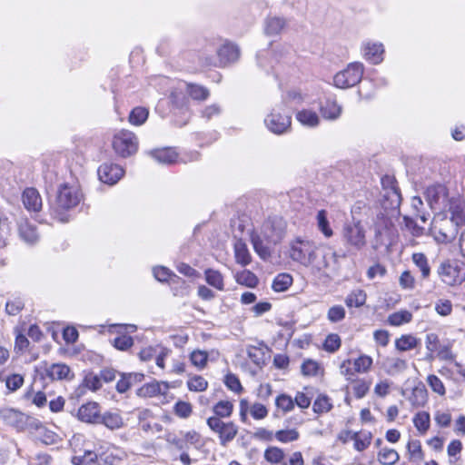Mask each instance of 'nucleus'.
Returning <instances> with one entry per match:
<instances>
[{"label": "nucleus", "instance_id": "f257e3e1", "mask_svg": "<svg viewBox=\"0 0 465 465\" xmlns=\"http://www.w3.org/2000/svg\"><path fill=\"white\" fill-rule=\"evenodd\" d=\"M316 242L308 238L296 237L290 242V258L300 264L310 267L312 272L325 277H331L340 269L339 259L345 257L331 248L318 253Z\"/></svg>", "mask_w": 465, "mask_h": 465}, {"label": "nucleus", "instance_id": "f03ea898", "mask_svg": "<svg viewBox=\"0 0 465 465\" xmlns=\"http://www.w3.org/2000/svg\"><path fill=\"white\" fill-rule=\"evenodd\" d=\"M363 64L360 62H353L347 67L334 75L333 82L338 88H350L359 84L363 75Z\"/></svg>", "mask_w": 465, "mask_h": 465}, {"label": "nucleus", "instance_id": "7ed1b4c3", "mask_svg": "<svg viewBox=\"0 0 465 465\" xmlns=\"http://www.w3.org/2000/svg\"><path fill=\"white\" fill-rule=\"evenodd\" d=\"M113 148L122 157L131 156L137 152L138 139L134 133L121 130L113 138Z\"/></svg>", "mask_w": 465, "mask_h": 465}, {"label": "nucleus", "instance_id": "20e7f679", "mask_svg": "<svg viewBox=\"0 0 465 465\" xmlns=\"http://www.w3.org/2000/svg\"><path fill=\"white\" fill-rule=\"evenodd\" d=\"M342 238L345 243L357 250H361L366 245V231L361 221L347 223L342 228Z\"/></svg>", "mask_w": 465, "mask_h": 465}, {"label": "nucleus", "instance_id": "39448f33", "mask_svg": "<svg viewBox=\"0 0 465 465\" xmlns=\"http://www.w3.org/2000/svg\"><path fill=\"white\" fill-rule=\"evenodd\" d=\"M437 272L440 280L450 286L460 284L465 280V273L457 260H447L441 262Z\"/></svg>", "mask_w": 465, "mask_h": 465}, {"label": "nucleus", "instance_id": "423d86ee", "mask_svg": "<svg viewBox=\"0 0 465 465\" xmlns=\"http://www.w3.org/2000/svg\"><path fill=\"white\" fill-rule=\"evenodd\" d=\"M82 199V193L76 186L62 184L56 197V212L66 211L77 206Z\"/></svg>", "mask_w": 465, "mask_h": 465}, {"label": "nucleus", "instance_id": "0eeeda50", "mask_svg": "<svg viewBox=\"0 0 465 465\" xmlns=\"http://www.w3.org/2000/svg\"><path fill=\"white\" fill-rule=\"evenodd\" d=\"M206 422L208 427L218 434L220 444L223 447L227 446L238 433V427L232 421L224 422L217 417H210Z\"/></svg>", "mask_w": 465, "mask_h": 465}, {"label": "nucleus", "instance_id": "6e6552de", "mask_svg": "<svg viewBox=\"0 0 465 465\" xmlns=\"http://www.w3.org/2000/svg\"><path fill=\"white\" fill-rule=\"evenodd\" d=\"M286 223L280 217H270L262 225L261 234L265 242L278 244L285 235Z\"/></svg>", "mask_w": 465, "mask_h": 465}, {"label": "nucleus", "instance_id": "1a4fd4ad", "mask_svg": "<svg viewBox=\"0 0 465 465\" xmlns=\"http://www.w3.org/2000/svg\"><path fill=\"white\" fill-rule=\"evenodd\" d=\"M167 440L182 452L187 451L191 446L197 450H202L205 446V440L195 430L187 431L181 438L176 436L169 437Z\"/></svg>", "mask_w": 465, "mask_h": 465}, {"label": "nucleus", "instance_id": "9d476101", "mask_svg": "<svg viewBox=\"0 0 465 465\" xmlns=\"http://www.w3.org/2000/svg\"><path fill=\"white\" fill-rule=\"evenodd\" d=\"M265 126L275 134L288 133L292 127V117L273 109L264 119Z\"/></svg>", "mask_w": 465, "mask_h": 465}, {"label": "nucleus", "instance_id": "9b49d317", "mask_svg": "<svg viewBox=\"0 0 465 465\" xmlns=\"http://www.w3.org/2000/svg\"><path fill=\"white\" fill-rule=\"evenodd\" d=\"M239 46L229 40H225L217 49L219 65L226 66L235 63L240 57Z\"/></svg>", "mask_w": 465, "mask_h": 465}, {"label": "nucleus", "instance_id": "f8f14e48", "mask_svg": "<svg viewBox=\"0 0 465 465\" xmlns=\"http://www.w3.org/2000/svg\"><path fill=\"white\" fill-rule=\"evenodd\" d=\"M381 185L384 191L383 197L390 201L391 207H399L401 201V195L395 178L391 175L383 176L381 178Z\"/></svg>", "mask_w": 465, "mask_h": 465}, {"label": "nucleus", "instance_id": "ddd939ff", "mask_svg": "<svg viewBox=\"0 0 465 465\" xmlns=\"http://www.w3.org/2000/svg\"><path fill=\"white\" fill-rule=\"evenodd\" d=\"M124 169L117 164L104 163L98 168V176L102 183H116L124 175Z\"/></svg>", "mask_w": 465, "mask_h": 465}, {"label": "nucleus", "instance_id": "4468645a", "mask_svg": "<svg viewBox=\"0 0 465 465\" xmlns=\"http://www.w3.org/2000/svg\"><path fill=\"white\" fill-rule=\"evenodd\" d=\"M100 412L99 404L94 401H89L78 409L77 417L81 421L98 424L101 417Z\"/></svg>", "mask_w": 465, "mask_h": 465}, {"label": "nucleus", "instance_id": "2eb2a0df", "mask_svg": "<svg viewBox=\"0 0 465 465\" xmlns=\"http://www.w3.org/2000/svg\"><path fill=\"white\" fill-rule=\"evenodd\" d=\"M0 418L9 426H13L18 429L23 427V424L30 422V420L33 418L26 417L21 411L15 410L13 408H1L0 409Z\"/></svg>", "mask_w": 465, "mask_h": 465}, {"label": "nucleus", "instance_id": "dca6fc26", "mask_svg": "<svg viewBox=\"0 0 465 465\" xmlns=\"http://www.w3.org/2000/svg\"><path fill=\"white\" fill-rule=\"evenodd\" d=\"M28 426L35 430V439L45 445H52L57 441V435L54 431L48 430L39 420L35 419L30 420Z\"/></svg>", "mask_w": 465, "mask_h": 465}, {"label": "nucleus", "instance_id": "f3484780", "mask_svg": "<svg viewBox=\"0 0 465 465\" xmlns=\"http://www.w3.org/2000/svg\"><path fill=\"white\" fill-rule=\"evenodd\" d=\"M320 113L322 116L329 121L337 120L342 113V107L336 100L327 98L324 102L320 104Z\"/></svg>", "mask_w": 465, "mask_h": 465}, {"label": "nucleus", "instance_id": "a211bd4d", "mask_svg": "<svg viewBox=\"0 0 465 465\" xmlns=\"http://www.w3.org/2000/svg\"><path fill=\"white\" fill-rule=\"evenodd\" d=\"M251 242L255 252L264 261L272 256V248L276 245L274 243L265 242L262 234L256 233L252 234Z\"/></svg>", "mask_w": 465, "mask_h": 465}, {"label": "nucleus", "instance_id": "6ab92c4d", "mask_svg": "<svg viewBox=\"0 0 465 465\" xmlns=\"http://www.w3.org/2000/svg\"><path fill=\"white\" fill-rule=\"evenodd\" d=\"M448 196V190L442 184H433L427 188L426 190V199L430 206V208H436L440 201H444Z\"/></svg>", "mask_w": 465, "mask_h": 465}, {"label": "nucleus", "instance_id": "aec40b11", "mask_svg": "<svg viewBox=\"0 0 465 465\" xmlns=\"http://www.w3.org/2000/svg\"><path fill=\"white\" fill-rule=\"evenodd\" d=\"M18 232L21 239L28 244L35 243L39 235L36 227L26 219H22L18 223Z\"/></svg>", "mask_w": 465, "mask_h": 465}, {"label": "nucleus", "instance_id": "412c9836", "mask_svg": "<svg viewBox=\"0 0 465 465\" xmlns=\"http://www.w3.org/2000/svg\"><path fill=\"white\" fill-rule=\"evenodd\" d=\"M25 207L30 212H39L42 208V198L35 188H26L22 195Z\"/></svg>", "mask_w": 465, "mask_h": 465}, {"label": "nucleus", "instance_id": "4be33fe9", "mask_svg": "<svg viewBox=\"0 0 465 465\" xmlns=\"http://www.w3.org/2000/svg\"><path fill=\"white\" fill-rule=\"evenodd\" d=\"M383 45L380 43H366L363 47V55L372 64H379L383 60Z\"/></svg>", "mask_w": 465, "mask_h": 465}, {"label": "nucleus", "instance_id": "5701e85b", "mask_svg": "<svg viewBox=\"0 0 465 465\" xmlns=\"http://www.w3.org/2000/svg\"><path fill=\"white\" fill-rule=\"evenodd\" d=\"M46 374L52 380H67L70 381L74 378L70 367L64 363H54L47 370Z\"/></svg>", "mask_w": 465, "mask_h": 465}, {"label": "nucleus", "instance_id": "b1692460", "mask_svg": "<svg viewBox=\"0 0 465 465\" xmlns=\"http://www.w3.org/2000/svg\"><path fill=\"white\" fill-rule=\"evenodd\" d=\"M234 257L238 264L246 266L252 262V256L246 243L238 239L234 243Z\"/></svg>", "mask_w": 465, "mask_h": 465}, {"label": "nucleus", "instance_id": "393cba45", "mask_svg": "<svg viewBox=\"0 0 465 465\" xmlns=\"http://www.w3.org/2000/svg\"><path fill=\"white\" fill-rule=\"evenodd\" d=\"M296 119L301 124L314 128L320 124V117L316 112L311 109H302L296 114Z\"/></svg>", "mask_w": 465, "mask_h": 465}, {"label": "nucleus", "instance_id": "a878e982", "mask_svg": "<svg viewBox=\"0 0 465 465\" xmlns=\"http://www.w3.org/2000/svg\"><path fill=\"white\" fill-rule=\"evenodd\" d=\"M99 423L104 424L106 428L114 430L124 426V420L117 412H105L100 417Z\"/></svg>", "mask_w": 465, "mask_h": 465}, {"label": "nucleus", "instance_id": "bb28decb", "mask_svg": "<svg viewBox=\"0 0 465 465\" xmlns=\"http://www.w3.org/2000/svg\"><path fill=\"white\" fill-rule=\"evenodd\" d=\"M377 459L382 465H395L400 460V455L394 449L384 447L379 450Z\"/></svg>", "mask_w": 465, "mask_h": 465}, {"label": "nucleus", "instance_id": "cd10ccee", "mask_svg": "<svg viewBox=\"0 0 465 465\" xmlns=\"http://www.w3.org/2000/svg\"><path fill=\"white\" fill-rule=\"evenodd\" d=\"M420 343V340L411 334L401 335L395 341V347L398 351H407L415 349Z\"/></svg>", "mask_w": 465, "mask_h": 465}, {"label": "nucleus", "instance_id": "c85d7f7f", "mask_svg": "<svg viewBox=\"0 0 465 465\" xmlns=\"http://www.w3.org/2000/svg\"><path fill=\"white\" fill-rule=\"evenodd\" d=\"M284 458V451L278 447H269L264 451V459L270 463L287 465Z\"/></svg>", "mask_w": 465, "mask_h": 465}, {"label": "nucleus", "instance_id": "c756f323", "mask_svg": "<svg viewBox=\"0 0 465 465\" xmlns=\"http://www.w3.org/2000/svg\"><path fill=\"white\" fill-rule=\"evenodd\" d=\"M206 282L213 288L223 291L224 289L223 276L216 270L207 269L204 272Z\"/></svg>", "mask_w": 465, "mask_h": 465}, {"label": "nucleus", "instance_id": "7c9ffc66", "mask_svg": "<svg viewBox=\"0 0 465 465\" xmlns=\"http://www.w3.org/2000/svg\"><path fill=\"white\" fill-rule=\"evenodd\" d=\"M367 299L366 292L361 289L352 291L345 299V304L349 307H361L365 304Z\"/></svg>", "mask_w": 465, "mask_h": 465}, {"label": "nucleus", "instance_id": "2f4dec72", "mask_svg": "<svg viewBox=\"0 0 465 465\" xmlns=\"http://www.w3.org/2000/svg\"><path fill=\"white\" fill-rule=\"evenodd\" d=\"M411 259L420 271L422 279H427L430 274V267L426 255L422 252H415L412 254Z\"/></svg>", "mask_w": 465, "mask_h": 465}, {"label": "nucleus", "instance_id": "473e14b6", "mask_svg": "<svg viewBox=\"0 0 465 465\" xmlns=\"http://www.w3.org/2000/svg\"><path fill=\"white\" fill-rule=\"evenodd\" d=\"M152 155L157 162L167 164L174 163L177 159V153L170 148L155 150Z\"/></svg>", "mask_w": 465, "mask_h": 465}, {"label": "nucleus", "instance_id": "72a5a7b5", "mask_svg": "<svg viewBox=\"0 0 465 465\" xmlns=\"http://www.w3.org/2000/svg\"><path fill=\"white\" fill-rule=\"evenodd\" d=\"M412 320L411 312L403 310L393 312L388 317V323L391 326H400L403 323H408Z\"/></svg>", "mask_w": 465, "mask_h": 465}, {"label": "nucleus", "instance_id": "f704fd0d", "mask_svg": "<svg viewBox=\"0 0 465 465\" xmlns=\"http://www.w3.org/2000/svg\"><path fill=\"white\" fill-rule=\"evenodd\" d=\"M215 414L214 417L218 419L228 418L232 415L233 411V404L230 401H220L213 408Z\"/></svg>", "mask_w": 465, "mask_h": 465}, {"label": "nucleus", "instance_id": "c9c22d12", "mask_svg": "<svg viewBox=\"0 0 465 465\" xmlns=\"http://www.w3.org/2000/svg\"><path fill=\"white\" fill-rule=\"evenodd\" d=\"M430 418L426 411L418 412L413 417V424L420 434H425L430 428Z\"/></svg>", "mask_w": 465, "mask_h": 465}, {"label": "nucleus", "instance_id": "e433bc0d", "mask_svg": "<svg viewBox=\"0 0 465 465\" xmlns=\"http://www.w3.org/2000/svg\"><path fill=\"white\" fill-rule=\"evenodd\" d=\"M236 282L249 288H254L257 286L259 280L256 275L251 271L244 270L236 275Z\"/></svg>", "mask_w": 465, "mask_h": 465}, {"label": "nucleus", "instance_id": "4c0bfd02", "mask_svg": "<svg viewBox=\"0 0 465 465\" xmlns=\"http://www.w3.org/2000/svg\"><path fill=\"white\" fill-rule=\"evenodd\" d=\"M292 283V277L289 273H280L278 274L272 282V289L275 292H284L286 291Z\"/></svg>", "mask_w": 465, "mask_h": 465}, {"label": "nucleus", "instance_id": "58836bf2", "mask_svg": "<svg viewBox=\"0 0 465 465\" xmlns=\"http://www.w3.org/2000/svg\"><path fill=\"white\" fill-rule=\"evenodd\" d=\"M187 93L193 100L199 101L206 100L210 94L207 88L194 84H187Z\"/></svg>", "mask_w": 465, "mask_h": 465}, {"label": "nucleus", "instance_id": "ea45409f", "mask_svg": "<svg viewBox=\"0 0 465 465\" xmlns=\"http://www.w3.org/2000/svg\"><path fill=\"white\" fill-rule=\"evenodd\" d=\"M450 212L451 214L450 222L454 224L455 228L458 229L459 227L465 225V213L460 203L451 205Z\"/></svg>", "mask_w": 465, "mask_h": 465}, {"label": "nucleus", "instance_id": "a19ab883", "mask_svg": "<svg viewBox=\"0 0 465 465\" xmlns=\"http://www.w3.org/2000/svg\"><path fill=\"white\" fill-rule=\"evenodd\" d=\"M149 112L144 107L134 108L129 115V122L133 125H142L148 118Z\"/></svg>", "mask_w": 465, "mask_h": 465}, {"label": "nucleus", "instance_id": "79ce46f5", "mask_svg": "<svg viewBox=\"0 0 465 465\" xmlns=\"http://www.w3.org/2000/svg\"><path fill=\"white\" fill-rule=\"evenodd\" d=\"M316 219L318 229L323 233V235L327 238L332 236L333 232L327 219V212L325 210H320L317 213Z\"/></svg>", "mask_w": 465, "mask_h": 465}, {"label": "nucleus", "instance_id": "37998d69", "mask_svg": "<svg viewBox=\"0 0 465 465\" xmlns=\"http://www.w3.org/2000/svg\"><path fill=\"white\" fill-rule=\"evenodd\" d=\"M290 25V20L277 15H269L265 20V29H283Z\"/></svg>", "mask_w": 465, "mask_h": 465}, {"label": "nucleus", "instance_id": "c03bdc74", "mask_svg": "<svg viewBox=\"0 0 465 465\" xmlns=\"http://www.w3.org/2000/svg\"><path fill=\"white\" fill-rule=\"evenodd\" d=\"M458 233V229L453 227L451 229L440 228L438 232H435V240L440 243H448L452 242Z\"/></svg>", "mask_w": 465, "mask_h": 465}, {"label": "nucleus", "instance_id": "a18cd8bd", "mask_svg": "<svg viewBox=\"0 0 465 465\" xmlns=\"http://www.w3.org/2000/svg\"><path fill=\"white\" fill-rule=\"evenodd\" d=\"M372 365V359L368 355H361L353 361L354 371L359 373L368 372Z\"/></svg>", "mask_w": 465, "mask_h": 465}, {"label": "nucleus", "instance_id": "49530a36", "mask_svg": "<svg viewBox=\"0 0 465 465\" xmlns=\"http://www.w3.org/2000/svg\"><path fill=\"white\" fill-rule=\"evenodd\" d=\"M313 411L316 413H324L331 411L332 404L331 399L326 395H319L313 402Z\"/></svg>", "mask_w": 465, "mask_h": 465}, {"label": "nucleus", "instance_id": "de8ad7c7", "mask_svg": "<svg viewBox=\"0 0 465 465\" xmlns=\"http://www.w3.org/2000/svg\"><path fill=\"white\" fill-rule=\"evenodd\" d=\"M187 386L192 391H204L208 387V382L203 376L194 375L188 380Z\"/></svg>", "mask_w": 465, "mask_h": 465}, {"label": "nucleus", "instance_id": "09e8293b", "mask_svg": "<svg viewBox=\"0 0 465 465\" xmlns=\"http://www.w3.org/2000/svg\"><path fill=\"white\" fill-rule=\"evenodd\" d=\"M371 439L372 435L371 432H362L361 434L356 432V437L353 440L355 450L358 451L366 450L370 446Z\"/></svg>", "mask_w": 465, "mask_h": 465}, {"label": "nucleus", "instance_id": "8fccbe9b", "mask_svg": "<svg viewBox=\"0 0 465 465\" xmlns=\"http://www.w3.org/2000/svg\"><path fill=\"white\" fill-rule=\"evenodd\" d=\"M341 345V340L340 336L336 333H331L323 342V349L328 352L333 353L340 349Z\"/></svg>", "mask_w": 465, "mask_h": 465}, {"label": "nucleus", "instance_id": "3c124183", "mask_svg": "<svg viewBox=\"0 0 465 465\" xmlns=\"http://www.w3.org/2000/svg\"><path fill=\"white\" fill-rule=\"evenodd\" d=\"M161 391V386L158 382H149L143 385L138 389L137 394L142 397H153L159 394Z\"/></svg>", "mask_w": 465, "mask_h": 465}, {"label": "nucleus", "instance_id": "603ef678", "mask_svg": "<svg viewBox=\"0 0 465 465\" xmlns=\"http://www.w3.org/2000/svg\"><path fill=\"white\" fill-rule=\"evenodd\" d=\"M190 360L193 365L203 369L207 364L208 353L200 350L193 351L190 355Z\"/></svg>", "mask_w": 465, "mask_h": 465}, {"label": "nucleus", "instance_id": "864d4df0", "mask_svg": "<svg viewBox=\"0 0 465 465\" xmlns=\"http://www.w3.org/2000/svg\"><path fill=\"white\" fill-rule=\"evenodd\" d=\"M371 387V381H366L365 380L359 379L354 381L352 391L354 393V396L357 399L363 398L369 391Z\"/></svg>", "mask_w": 465, "mask_h": 465}, {"label": "nucleus", "instance_id": "5fc2aeb1", "mask_svg": "<svg viewBox=\"0 0 465 465\" xmlns=\"http://www.w3.org/2000/svg\"><path fill=\"white\" fill-rule=\"evenodd\" d=\"M275 405L283 412H288L294 408V401L291 396L282 393L276 398Z\"/></svg>", "mask_w": 465, "mask_h": 465}, {"label": "nucleus", "instance_id": "6e6d98bb", "mask_svg": "<svg viewBox=\"0 0 465 465\" xmlns=\"http://www.w3.org/2000/svg\"><path fill=\"white\" fill-rule=\"evenodd\" d=\"M153 275L159 282H167L168 280L173 281L174 279H179L177 275L163 266L155 267L153 269Z\"/></svg>", "mask_w": 465, "mask_h": 465}, {"label": "nucleus", "instance_id": "4d7b16f0", "mask_svg": "<svg viewBox=\"0 0 465 465\" xmlns=\"http://www.w3.org/2000/svg\"><path fill=\"white\" fill-rule=\"evenodd\" d=\"M346 312L341 305L331 306L327 312V318L331 322H338L345 318Z\"/></svg>", "mask_w": 465, "mask_h": 465}, {"label": "nucleus", "instance_id": "13d9d810", "mask_svg": "<svg viewBox=\"0 0 465 465\" xmlns=\"http://www.w3.org/2000/svg\"><path fill=\"white\" fill-rule=\"evenodd\" d=\"M275 438L281 442H291L298 440L299 432L295 429L276 431Z\"/></svg>", "mask_w": 465, "mask_h": 465}, {"label": "nucleus", "instance_id": "bf43d9fd", "mask_svg": "<svg viewBox=\"0 0 465 465\" xmlns=\"http://www.w3.org/2000/svg\"><path fill=\"white\" fill-rule=\"evenodd\" d=\"M173 411L176 416L183 419H186L192 414L193 408L191 403L187 401H179L178 402L175 403Z\"/></svg>", "mask_w": 465, "mask_h": 465}, {"label": "nucleus", "instance_id": "052dcab7", "mask_svg": "<svg viewBox=\"0 0 465 465\" xmlns=\"http://www.w3.org/2000/svg\"><path fill=\"white\" fill-rule=\"evenodd\" d=\"M407 449L411 459L416 460H421L423 459V452L420 440H414L409 441Z\"/></svg>", "mask_w": 465, "mask_h": 465}, {"label": "nucleus", "instance_id": "680f3d73", "mask_svg": "<svg viewBox=\"0 0 465 465\" xmlns=\"http://www.w3.org/2000/svg\"><path fill=\"white\" fill-rule=\"evenodd\" d=\"M224 383L226 387L235 392V393H241L242 391V386L240 382V380L238 377L232 373H228L224 378Z\"/></svg>", "mask_w": 465, "mask_h": 465}, {"label": "nucleus", "instance_id": "e2e57ef3", "mask_svg": "<svg viewBox=\"0 0 465 465\" xmlns=\"http://www.w3.org/2000/svg\"><path fill=\"white\" fill-rule=\"evenodd\" d=\"M435 311L440 316H448L452 312V302L448 299H440L435 302Z\"/></svg>", "mask_w": 465, "mask_h": 465}, {"label": "nucleus", "instance_id": "0e129e2a", "mask_svg": "<svg viewBox=\"0 0 465 465\" xmlns=\"http://www.w3.org/2000/svg\"><path fill=\"white\" fill-rule=\"evenodd\" d=\"M302 373L305 376H315L317 375L320 365L317 361L313 360H306L302 364Z\"/></svg>", "mask_w": 465, "mask_h": 465}, {"label": "nucleus", "instance_id": "69168bd1", "mask_svg": "<svg viewBox=\"0 0 465 465\" xmlns=\"http://www.w3.org/2000/svg\"><path fill=\"white\" fill-rule=\"evenodd\" d=\"M415 278L410 271H404L399 279V283L402 289L412 290L415 288Z\"/></svg>", "mask_w": 465, "mask_h": 465}, {"label": "nucleus", "instance_id": "338daca9", "mask_svg": "<svg viewBox=\"0 0 465 465\" xmlns=\"http://www.w3.org/2000/svg\"><path fill=\"white\" fill-rule=\"evenodd\" d=\"M250 412L255 420H262L268 415L267 408L263 404L258 402H255L251 406Z\"/></svg>", "mask_w": 465, "mask_h": 465}, {"label": "nucleus", "instance_id": "774afa93", "mask_svg": "<svg viewBox=\"0 0 465 465\" xmlns=\"http://www.w3.org/2000/svg\"><path fill=\"white\" fill-rule=\"evenodd\" d=\"M427 381L434 392L440 395L445 394V387L440 378L436 375H429Z\"/></svg>", "mask_w": 465, "mask_h": 465}]
</instances>
